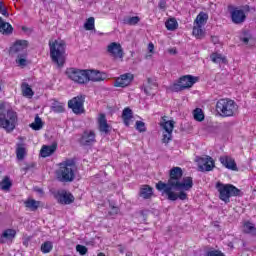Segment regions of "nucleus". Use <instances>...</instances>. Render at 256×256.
I'll return each mask as SVG.
<instances>
[{
	"mask_svg": "<svg viewBox=\"0 0 256 256\" xmlns=\"http://www.w3.org/2000/svg\"><path fill=\"white\" fill-rule=\"evenodd\" d=\"M195 83H197V77L186 75L181 77L178 83H174L172 86H170V89L171 91H174L175 93H177L179 91H184V89H189L193 87Z\"/></svg>",
	"mask_w": 256,
	"mask_h": 256,
	"instance_id": "nucleus-8",
	"label": "nucleus"
},
{
	"mask_svg": "<svg viewBox=\"0 0 256 256\" xmlns=\"http://www.w3.org/2000/svg\"><path fill=\"white\" fill-rule=\"evenodd\" d=\"M160 127L163 129L162 143L169 144L173 139V129H175V121L167 120V116L162 117Z\"/></svg>",
	"mask_w": 256,
	"mask_h": 256,
	"instance_id": "nucleus-7",
	"label": "nucleus"
},
{
	"mask_svg": "<svg viewBox=\"0 0 256 256\" xmlns=\"http://www.w3.org/2000/svg\"><path fill=\"white\" fill-rule=\"evenodd\" d=\"M242 41H243V43H249V38H247V37H244V38H242Z\"/></svg>",
	"mask_w": 256,
	"mask_h": 256,
	"instance_id": "nucleus-54",
	"label": "nucleus"
},
{
	"mask_svg": "<svg viewBox=\"0 0 256 256\" xmlns=\"http://www.w3.org/2000/svg\"><path fill=\"white\" fill-rule=\"evenodd\" d=\"M121 253H123V249H120Z\"/></svg>",
	"mask_w": 256,
	"mask_h": 256,
	"instance_id": "nucleus-57",
	"label": "nucleus"
},
{
	"mask_svg": "<svg viewBox=\"0 0 256 256\" xmlns=\"http://www.w3.org/2000/svg\"><path fill=\"white\" fill-rule=\"evenodd\" d=\"M56 199L61 205H71V203L75 201V197L71 195V192H67L65 190L58 192Z\"/></svg>",
	"mask_w": 256,
	"mask_h": 256,
	"instance_id": "nucleus-15",
	"label": "nucleus"
},
{
	"mask_svg": "<svg viewBox=\"0 0 256 256\" xmlns=\"http://www.w3.org/2000/svg\"><path fill=\"white\" fill-rule=\"evenodd\" d=\"M11 185V179H9V176H5L0 182V189H2V191H9V189H11Z\"/></svg>",
	"mask_w": 256,
	"mask_h": 256,
	"instance_id": "nucleus-34",
	"label": "nucleus"
},
{
	"mask_svg": "<svg viewBox=\"0 0 256 256\" xmlns=\"http://www.w3.org/2000/svg\"><path fill=\"white\" fill-rule=\"evenodd\" d=\"M53 249V244L51 242H45L41 245L42 253H51Z\"/></svg>",
	"mask_w": 256,
	"mask_h": 256,
	"instance_id": "nucleus-42",
	"label": "nucleus"
},
{
	"mask_svg": "<svg viewBox=\"0 0 256 256\" xmlns=\"http://www.w3.org/2000/svg\"><path fill=\"white\" fill-rule=\"evenodd\" d=\"M117 213H119V209L117 207L113 206L110 211V215H117Z\"/></svg>",
	"mask_w": 256,
	"mask_h": 256,
	"instance_id": "nucleus-48",
	"label": "nucleus"
},
{
	"mask_svg": "<svg viewBox=\"0 0 256 256\" xmlns=\"http://www.w3.org/2000/svg\"><path fill=\"white\" fill-rule=\"evenodd\" d=\"M183 169L181 167H173L170 170V178L167 183L159 181L156 184V189L162 191L164 195H167L169 201H185L187 199V192L193 189V178L184 177ZM182 179V180H181Z\"/></svg>",
	"mask_w": 256,
	"mask_h": 256,
	"instance_id": "nucleus-1",
	"label": "nucleus"
},
{
	"mask_svg": "<svg viewBox=\"0 0 256 256\" xmlns=\"http://www.w3.org/2000/svg\"><path fill=\"white\" fill-rule=\"evenodd\" d=\"M84 29H86V31H93V29H95V18L94 17H90L86 20V22L84 24Z\"/></svg>",
	"mask_w": 256,
	"mask_h": 256,
	"instance_id": "nucleus-39",
	"label": "nucleus"
},
{
	"mask_svg": "<svg viewBox=\"0 0 256 256\" xmlns=\"http://www.w3.org/2000/svg\"><path fill=\"white\" fill-rule=\"evenodd\" d=\"M17 124V113L13 110L0 111V127L11 133Z\"/></svg>",
	"mask_w": 256,
	"mask_h": 256,
	"instance_id": "nucleus-6",
	"label": "nucleus"
},
{
	"mask_svg": "<svg viewBox=\"0 0 256 256\" xmlns=\"http://www.w3.org/2000/svg\"><path fill=\"white\" fill-rule=\"evenodd\" d=\"M27 155V146L23 143H18L16 146V157L19 161H23Z\"/></svg>",
	"mask_w": 256,
	"mask_h": 256,
	"instance_id": "nucleus-25",
	"label": "nucleus"
},
{
	"mask_svg": "<svg viewBox=\"0 0 256 256\" xmlns=\"http://www.w3.org/2000/svg\"><path fill=\"white\" fill-rule=\"evenodd\" d=\"M208 19L209 15H207V13L200 12L194 21V25H198V27H203L207 23Z\"/></svg>",
	"mask_w": 256,
	"mask_h": 256,
	"instance_id": "nucleus-29",
	"label": "nucleus"
},
{
	"mask_svg": "<svg viewBox=\"0 0 256 256\" xmlns=\"http://www.w3.org/2000/svg\"><path fill=\"white\" fill-rule=\"evenodd\" d=\"M196 161L198 162L199 171H213L215 167L213 158L209 156L197 158Z\"/></svg>",
	"mask_w": 256,
	"mask_h": 256,
	"instance_id": "nucleus-13",
	"label": "nucleus"
},
{
	"mask_svg": "<svg viewBox=\"0 0 256 256\" xmlns=\"http://www.w3.org/2000/svg\"><path fill=\"white\" fill-rule=\"evenodd\" d=\"M87 77H88V82L89 81L99 82V81H105L106 76L99 70H87Z\"/></svg>",
	"mask_w": 256,
	"mask_h": 256,
	"instance_id": "nucleus-19",
	"label": "nucleus"
},
{
	"mask_svg": "<svg viewBox=\"0 0 256 256\" xmlns=\"http://www.w3.org/2000/svg\"><path fill=\"white\" fill-rule=\"evenodd\" d=\"M192 33L194 37H196V39H203V37H205V31H203V26H198L194 24Z\"/></svg>",
	"mask_w": 256,
	"mask_h": 256,
	"instance_id": "nucleus-33",
	"label": "nucleus"
},
{
	"mask_svg": "<svg viewBox=\"0 0 256 256\" xmlns=\"http://www.w3.org/2000/svg\"><path fill=\"white\" fill-rule=\"evenodd\" d=\"M76 251L80 254V255H87V248L84 245H80L78 244L76 246Z\"/></svg>",
	"mask_w": 256,
	"mask_h": 256,
	"instance_id": "nucleus-44",
	"label": "nucleus"
},
{
	"mask_svg": "<svg viewBox=\"0 0 256 256\" xmlns=\"http://www.w3.org/2000/svg\"><path fill=\"white\" fill-rule=\"evenodd\" d=\"M166 7H167V2L165 0H161L159 2V9L165 10Z\"/></svg>",
	"mask_w": 256,
	"mask_h": 256,
	"instance_id": "nucleus-46",
	"label": "nucleus"
},
{
	"mask_svg": "<svg viewBox=\"0 0 256 256\" xmlns=\"http://www.w3.org/2000/svg\"><path fill=\"white\" fill-rule=\"evenodd\" d=\"M38 193H43V190H41V189H38Z\"/></svg>",
	"mask_w": 256,
	"mask_h": 256,
	"instance_id": "nucleus-56",
	"label": "nucleus"
},
{
	"mask_svg": "<svg viewBox=\"0 0 256 256\" xmlns=\"http://www.w3.org/2000/svg\"><path fill=\"white\" fill-rule=\"evenodd\" d=\"M231 19L233 23L240 25V23H243L246 19L245 12L235 8L231 11Z\"/></svg>",
	"mask_w": 256,
	"mask_h": 256,
	"instance_id": "nucleus-17",
	"label": "nucleus"
},
{
	"mask_svg": "<svg viewBox=\"0 0 256 256\" xmlns=\"http://www.w3.org/2000/svg\"><path fill=\"white\" fill-rule=\"evenodd\" d=\"M27 47H29V42L27 40H17L10 47V55H21V53H27Z\"/></svg>",
	"mask_w": 256,
	"mask_h": 256,
	"instance_id": "nucleus-12",
	"label": "nucleus"
},
{
	"mask_svg": "<svg viewBox=\"0 0 256 256\" xmlns=\"http://www.w3.org/2000/svg\"><path fill=\"white\" fill-rule=\"evenodd\" d=\"M51 110L54 113H63V111H65V106L59 102H54L51 106Z\"/></svg>",
	"mask_w": 256,
	"mask_h": 256,
	"instance_id": "nucleus-41",
	"label": "nucleus"
},
{
	"mask_svg": "<svg viewBox=\"0 0 256 256\" xmlns=\"http://www.w3.org/2000/svg\"><path fill=\"white\" fill-rule=\"evenodd\" d=\"M97 124L98 130L102 135H109L111 133V126L107 123V116L105 114H99Z\"/></svg>",
	"mask_w": 256,
	"mask_h": 256,
	"instance_id": "nucleus-14",
	"label": "nucleus"
},
{
	"mask_svg": "<svg viewBox=\"0 0 256 256\" xmlns=\"http://www.w3.org/2000/svg\"><path fill=\"white\" fill-rule=\"evenodd\" d=\"M24 206L28 211H37L41 207V201H37L33 198H28L24 201Z\"/></svg>",
	"mask_w": 256,
	"mask_h": 256,
	"instance_id": "nucleus-22",
	"label": "nucleus"
},
{
	"mask_svg": "<svg viewBox=\"0 0 256 256\" xmlns=\"http://www.w3.org/2000/svg\"><path fill=\"white\" fill-rule=\"evenodd\" d=\"M131 81H133V74H124L121 75V77L117 78L114 86L115 87H128V85H131Z\"/></svg>",
	"mask_w": 256,
	"mask_h": 256,
	"instance_id": "nucleus-16",
	"label": "nucleus"
},
{
	"mask_svg": "<svg viewBox=\"0 0 256 256\" xmlns=\"http://www.w3.org/2000/svg\"><path fill=\"white\" fill-rule=\"evenodd\" d=\"M211 41L214 45H217V43H219V38L217 36H212Z\"/></svg>",
	"mask_w": 256,
	"mask_h": 256,
	"instance_id": "nucleus-50",
	"label": "nucleus"
},
{
	"mask_svg": "<svg viewBox=\"0 0 256 256\" xmlns=\"http://www.w3.org/2000/svg\"><path fill=\"white\" fill-rule=\"evenodd\" d=\"M154 49H155V45H153V43H149L148 44V51H149V53H153Z\"/></svg>",
	"mask_w": 256,
	"mask_h": 256,
	"instance_id": "nucleus-49",
	"label": "nucleus"
},
{
	"mask_svg": "<svg viewBox=\"0 0 256 256\" xmlns=\"http://www.w3.org/2000/svg\"><path fill=\"white\" fill-rule=\"evenodd\" d=\"M219 161L224 167H226V169L237 171V164L235 163V159H233L231 156H221Z\"/></svg>",
	"mask_w": 256,
	"mask_h": 256,
	"instance_id": "nucleus-18",
	"label": "nucleus"
},
{
	"mask_svg": "<svg viewBox=\"0 0 256 256\" xmlns=\"http://www.w3.org/2000/svg\"><path fill=\"white\" fill-rule=\"evenodd\" d=\"M15 235H16L15 230L13 229L5 230L2 234V238L0 239V243H5V240L3 239H14Z\"/></svg>",
	"mask_w": 256,
	"mask_h": 256,
	"instance_id": "nucleus-35",
	"label": "nucleus"
},
{
	"mask_svg": "<svg viewBox=\"0 0 256 256\" xmlns=\"http://www.w3.org/2000/svg\"><path fill=\"white\" fill-rule=\"evenodd\" d=\"M122 119L126 127H129L131 120L133 119V110L125 108L122 112Z\"/></svg>",
	"mask_w": 256,
	"mask_h": 256,
	"instance_id": "nucleus-28",
	"label": "nucleus"
},
{
	"mask_svg": "<svg viewBox=\"0 0 256 256\" xmlns=\"http://www.w3.org/2000/svg\"><path fill=\"white\" fill-rule=\"evenodd\" d=\"M77 173V165L75 161L66 160L59 164V169L56 171V177L61 183H71L75 181Z\"/></svg>",
	"mask_w": 256,
	"mask_h": 256,
	"instance_id": "nucleus-2",
	"label": "nucleus"
},
{
	"mask_svg": "<svg viewBox=\"0 0 256 256\" xmlns=\"http://www.w3.org/2000/svg\"><path fill=\"white\" fill-rule=\"evenodd\" d=\"M21 91H22V95L24 97H27L28 99H32L33 95H35V92H33V89L31 88V86L26 82H23L21 84Z\"/></svg>",
	"mask_w": 256,
	"mask_h": 256,
	"instance_id": "nucleus-27",
	"label": "nucleus"
},
{
	"mask_svg": "<svg viewBox=\"0 0 256 256\" xmlns=\"http://www.w3.org/2000/svg\"><path fill=\"white\" fill-rule=\"evenodd\" d=\"M50 47V57L53 63H56L59 67H63L65 65V59L67 54L65 53V49L67 44L63 40H54L49 42Z\"/></svg>",
	"mask_w": 256,
	"mask_h": 256,
	"instance_id": "nucleus-3",
	"label": "nucleus"
},
{
	"mask_svg": "<svg viewBox=\"0 0 256 256\" xmlns=\"http://www.w3.org/2000/svg\"><path fill=\"white\" fill-rule=\"evenodd\" d=\"M84 103L85 96L78 95L68 101V107L72 109L73 113H75L76 115H81V113L85 112V108L83 107Z\"/></svg>",
	"mask_w": 256,
	"mask_h": 256,
	"instance_id": "nucleus-10",
	"label": "nucleus"
},
{
	"mask_svg": "<svg viewBox=\"0 0 256 256\" xmlns=\"http://www.w3.org/2000/svg\"><path fill=\"white\" fill-rule=\"evenodd\" d=\"M243 231H244V233H249L250 235H255L256 234L255 225L251 222H246V223H244Z\"/></svg>",
	"mask_w": 256,
	"mask_h": 256,
	"instance_id": "nucleus-36",
	"label": "nucleus"
},
{
	"mask_svg": "<svg viewBox=\"0 0 256 256\" xmlns=\"http://www.w3.org/2000/svg\"><path fill=\"white\" fill-rule=\"evenodd\" d=\"M30 127L33 131H41V129H43V120H41L39 115H36L34 122L30 124Z\"/></svg>",
	"mask_w": 256,
	"mask_h": 256,
	"instance_id": "nucleus-32",
	"label": "nucleus"
},
{
	"mask_svg": "<svg viewBox=\"0 0 256 256\" xmlns=\"http://www.w3.org/2000/svg\"><path fill=\"white\" fill-rule=\"evenodd\" d=\"M193 117L195 119V121H205V114L203 113V110L201 108H196L193 111Z\"/></svg>",
	"mask_w": 256,
	"mask_h": 256,
	"instance_id": "nucleus-38",
	"label": "nucleus"
},
{
	"mask_svg": "<svg viewBox=\"0 0 256 256\" xmlns=\"http://www.w3.org/2000/svg\"><path fill=\"white\" fill-rule=\"evenodd\" d=\"M210 59L212 61V63H216V64H227V58L225 56H223L222 54L219 53H212L210 55Z\"/></svg>",
	"mask_w": 256,
	"mask_h": 256,
	"instance_id": "nucleus-30",
	"label": "nucleus"
},
{
	"mask_svg": "<svg viewBox=\"0 0 256 256\" xmlns=\"http://www.w3.org/2000/svg\"><path fill=\"white\" fill-rule=\"evenodd\" d=\"M16 64L18 67H27V52H23L17 55Z\"/></svg>",
	"mask_w": 256,
	"mask_h": 256,
	"instance_id": "nucleus-31",
	"label": "nucleus"
},
{
	"mask_svg": "<svg viewBox=\"0 0 256 256\" xmlns=\"http://www.w3.org/2000/svg\"><path fill=\"white\" fill-rule=\"evenodd\" d=\"M66 75L69 79H71V81H74L75 83H80V85L89 83V78L87 77V70L70 68L66 70Z\"/></svg>",
	"mask_w": 256,
	"mask_h": 256,
	"instance_id": "nucleus-9",
	"label": "nucleus"
},
{
	"mask_svg": "<svg viewBox=\"0 0 256 256\" xmlns=\"http://www.w3.org/2000/svg\"><path fill=\"white\" fill-rule=\"evenodd\" d=\"M0 13L2 15H4V17H8L9 16V13L7 12V9L3 8L2 10H0Z\"/></svg>",
	"mask_w": 256,
	"mask_h": 256,
	"instance_id": "nucleus-51",
	"label": "nucleus"
},
{
	"mask_svg": "<svg viewBox=\"0 0 256 256\" xmlns=\"http://www.w3.org/2000/svg\"><path fill=\"white\" fill-rule=\"evenodd\" d=\"M0 33H2L3 35H11V33H13V26L3 21V18L1 17H0Z\"/></svg>",
	"mask_w": 256,
	"mask_h": 256,
	"instance_id": "nucleus-26",
	"label": "nucleus"
},
{
	"mask_svg": "<svg viewBox=\"0 0 256 256\" xmlns=\"http://www.w3.org/2000/svg\"><path fill=\"white\" fill-rule=\"evenodd\" d=\"M216 189L219 193V199L224 201V203H229L231 197H239V195H241V190L232 184H223L218 182L216 184Z\"/></svg>",
	"mask_w": 256,
	"mask_h": 256,
	"instance_id": "nucleus-5",
	"label": "nucleus"
},
{
	"mask_svg": "<svg viewBox=\"0 0 256 256\" xmlns=\"http://www.w3.org/2000/svg\"><path fill=\"white\" fill-rule=\"evenodd\" d=\"M124 24L125 25H137L139 23V21H141V18L139 16H132V17H126L124 18Z\"/></svg>",
	"mask_w": 256,
	"mask_h": 256,
	"instance_id": "nucleus-37",
	"label": "nucleus"
},
{
	"mask_svg": "<svg viewBox=\"0 0 256 256\" xmlns=\"http://www.w3.org/2000/svg\"><path fill=\"white\" fill-rule=\"evenodd\" d=\"M216 111L221 117H235L239 113V106L231 99H220L216 103Z\"/></svg>",
	"mask_w": 256,
	"mask_h": 256,
	"instance_id": "nucleus-4",
	"label": "nucleus"
},
{
	"mask_svg": "<svg viewBox=\"0 0 256 256\" xmlns=\"http://www.w3.org/2000/svg\"><path fill=\"white\" fill-rule=\"evenodd\" d=\"M33 164H25L24 167H22V171H29V169H33Z\"/></svg>",
	"mask_w": 256,
	"mask_h": 256,
	"instance_id": "nucleus-47",
	"label": "nucleus"
},
{
	"mask_svg": "<svg viewBox=\"0 0 256 256\" xmlns=\"http://www.w3.org/2000/svg\"><path fill=\"white\" fill-rule=\"evenodd\" d=\"M107 53L112 59H119L120 61H123V57H125V52H123V47L121 46V43L117 42H111L107 46Z\"/></svg>",
	"mask_w": 256,
	"mask_h": 256,
	"instance_id": "nucleus-11",
	"label": "nucleus"
},
{
	"mask_svg": "<svg viewBox=\"0 0 256 256\" xmlns=\"http://www.w3.org/2000/svg\"><path fill=\"white\" fill-rule=\"evenodd\" d=\"M121 253H123V249H120Z\"/></svg>",
	"mask_w": 256,
	"mask_h": 256,
	"instance_id": "nucleus-58",
	"label": "nucleus"
},
{
	"mask_svg": "<svg viewBox=\"0 0 256 256\" xmlns=\"http://www.w3.org/2000/svg\"><path fill=\"white\" fill-rule=\"evenodd\" d=\"M155 89H157V84L151 81V78H148L147 84L143 86L145 95L151 96L155 95Z\"/></svg>",
	"mask_w": 256,
	"mask_h": 256,
	"instance_id": "nucleus-24",
	"label": "nucleus"
},
{
	"mask_svg": "<svg viewBox=\"0 0 256 256\" xmlns=\"http://www.w3.org/2000/svg\"><path fill=\"white\" fill-rule=\"evenodd\" d=\"M139 196L142 197V199H151V197H153V188L149 185H142L140 187Z\"/></svg>",
	"mask_w": 256,
	"mask_h": 256,
	"instance_id": "nucleus-23",
	"label": "nucleus"
},
{
	"mask_svg": "<svg viewBox=\"0 0 256 256\" xmlns=\"http://www.w3.org/2000/svg\"><path fill=\"white\" fill-rule=\"evenodd\" d=\"M165 25L168 31H175V29H177L178 23L177 20H175V18H172L166 21Z\"/></svg>",
	"mask_w": 256,
	"mask_h": 256,
	"instance_id": "nucleus-40",
	"label": "nucleus"
},
{
	"mask_svg": "<svg viewBox=\"0 0 256 256\" xmlns=\"http://www.w3.org/2000/svg\"><path fill=\"white\" fill-rule=\"evenodd\" d=\"M136 129L140 133H145L147 128H145V123L143 121H136Z\"/></svg>",
	"mask_w": 256,
	"mask_h": 256,
	"instance_id": "nucleus-43",
	"label": "nucleus"
},
{
	"mask_svg": "<svg viewBox=\"0 0 256 256\" xmlns=\"http://www.w3.org/2000/svg\"><path fill=\"white\" fill-rule=\"evenodd\" d=\"M207 256H225V254L219 250H211L207 253Z\"/></svg>",
	"mask_w": 256,
	"mask_h": 256,
	"instance_id": "nucleus-45",
	"label": "nucleus"
},
{
	"mask_svg": "<svg viewBox=\"0 0 256 256\" xmlns=\"http://www.w3.org/2000/svg\"><path fill=\"white\" fill-rule=\"evenodd\" d=\"M3 10V2H0V11Z\"/></svg>",
	"mask_w": 256,
	"mask_h": 256,
	"instance_id": "nucleus-55",
	"label": "nucleus"
},
{
	"mask_svg": "<svg viewBox=\"0 0 256 256\" xmlns=\"http://www.w3.org/2000/svg\"><path fill=\"white\" fill-rule=\"evenodd\" d=\"M81 145H93L95 143V132L94 131H88L84 132L80 139Z\"/></svg>",
	"mask_w": 256,
	"mask_h": 256,
	"instance_id": "nucleus-20",
	"label": "nucleus"
},
{
	"mask_svg": "<svg viewBox=\"0 0 256 256\" xmlns=\"http://www.w3.org/2000/svg\"><path fill=\"white\" fill-rule=\"evenodd\" d=\"M5 103H1L0 104V111H5Z\"/></svg>",
	"mask_w": 256,
	"mask_h": 256,
	"instance_id": "nucleus-53",
	"label": "nucleus"
},
{
	"mask_svg": "<svg viewBox=\"0 0 256 256\" xmlns=\"http://www.w3.org/2000/svg\"><path fill=\"white\" fill-rule=\"evenodd\" d=\"M55 151H57V144L43 145L40 150V155L43 158L51 157V155H53V153H55Z\"/></svg>",
	"mask_w": 256,
	"mask_h": 256,
	"instance_id": "nucleus-21",
	"label": "nucleus"
},
{
	"mask_svg": "<svg viewBox=\"0 0 256 256\" xmlns=\"http://www.w3.org/2000/svg\"><path fill=\"white\" fill-rule=\"evenodd\" d=\"M168 53H170L171 55H175L177 53V49L171 48L168 50Z\"/></svg>",
	"mask_w": 256,
	"mask_h": 256,
	"instance_id": "nucleus-52",
	"label": "nucleus"
}]
</instances>
